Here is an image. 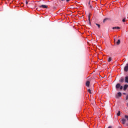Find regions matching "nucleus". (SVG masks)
I'll use <instances>...</instances> for the list:
<instances>
[{
  "label": "nucleus",
  "mask_w": 128,
  "mask_h": 128,
  "mask_svg": "<svg viewBox=\"0 0 128 128\" xmlns=\"http://www.w3.org/2000/svg\"><path fill=\"white\" fill-rule=\"evenodd\" d=\"M126 120L128 121V116L125 115L124 118H122L121 120V122L122 124H126V126H128V123H126Z\"/></svg>",
  "instance_id": "obj_1"
},
{
  "label": "nucleus",
  "mask_w": 128,
  "mask_h": 128,
  "mask_svg": "<svg viewBox=\"0 0 128 128\" xmlns=\"http://www.w3.org/2000/svg\"><path fill=\"white\" fill-rule=\"evenodd\" d=\"M124 72H128V64H126V66H124Z\"/></svg>",
  "instance_id": "obj_2"
},
{
  "label": "nucleus",
  "mask_w": 128,
  "mask_h": 128,
  "mask_svg": "<svg viewBox=\"0 0 128 128\" xmlns=\"http://www.w3.org/2000/svg\"><path fill=\"white\" fill-rule=\"evenodd\" d=\"M40 8H48V6L46 5H41L39 6Z\"/></svg>",
  "instance_id": "obj_3"
},
{
  "label": "nucleus",
  "mask_w": 128,
  "mask_h": 128,
  "mask_svg": "<svg viewBox=\"0 0 128 128\" xmlns=\"http://www.w3.org/2000/svg\"><path fill=\"white\" fill-rule=\"evenodd\" d=\"M128 84H125L124 85V87H123V90L124 92H126V90H128Z\"/></svg>",
  "instance_id": "obj_4"
},
{
  "label": "nucleus",
  "mask_w": 128,
  "mask_h": 128,
  "mask_svg": "<svg viewBox=\"0 0 128 128\" xmlns=\"http://www.w3.org/2000/svg\"><path fill=\"white\" fill-rule=\"evenodd\" d=\"M120 84H118V83L117 84H116V89L120 88Z\"/></svg>",
  "instance_id": "obj_5"
},
{
  "label": "nucleus",
  "mask_w": 128,
  "mask_h": 128,
  "mask_svg": "<svg viewBox=\"0 0 128 128\" xmlns=\"http://www.w3.org/2000/svg\"><path fill=\"white\" fill-rule=\"evenodd\" d=\"M90 80H88L86 82V86H88V88L90 87Z\"/></svg>",
  "instance_id": "obj_6"
},
{
  "label": "nucleus",
  "mask_w": 128,
  "mask_h": 128,
  "mask_svg": "<svg viewBox=\"0 0 128 128\" xmlns=\"http://www.w3.org/2000/svg\"><path fill=\"white\" fill-rule=\"evenodd\" d=\"M118 96H122V92H118V94L116 96V98H118Z\"/></svg>",
  "instance_id": "obj_7"
},
{
  "label": "nucleus",
  "mask_w": 128,
  "mask_h": 128,
  "mask_svg": "<svg viewBox=\"0 0 128 128\" xmlns=\"http://www.w3.org/2000/svg\"><path fill=\"white\" fill-rule=\"evenodd\" d=\"M120 28L118 26H115L112 28V30H120Z\"/></svg>",
  "instance_id": "obj_8"
},
{
  "label": "nucleus",
  "mask_w": 128,
  "mask_h": 128,
  "mask_svg": "<svg viewBox=\"0 0 128 128\" xmlns=\"http://www.w3.org/2000/svg\"><path fill=\"white\" fill-rule=\"evenodd\" d=\"M125 82H127V84H128V76H126L125 78Z\"/></svg>",
  "instance_id": "obj_9"
},
{
  "label": "nucleus",
  "mask_w": 128,
  "mask_h": 128,
  "mask_svg": "<svg viewBox=\"0 0 128 128\" xmlns=\"http://www.w3.org/2000/svg\"><path fill=\"white\" fill-rule=\"evenodd\" d=\"M110 20V18H106L103 20V22H106V20Z\"/></svg>",
  "instance_id": "obj_10"
},
{
  "label": "nucleus",
  "mask_w": 128,
  "mask_h": 128,
  "mask_svg": "<svg viewBox=\"0 0 128 128\" xmlns=\"http://www.w3.org/2000/svg\"><path fill=\"white\" fill-rule=\"evenodd\" d=\"M120 82L122 83L124 82V78H121L120 79Z\"/></svg>",
  "instance_id": "obj_11"
},
{
  "label": "nucleus",
  "mask_w": 128,
  "mask_h": 128,
  "mask_svg": "<svg viewBox=\"0 0 128 128\" xmlns=\"http://www.w3.org/2000/svg\"><path fill=\"white\" fill-rule=\"evenodd\" d=\"M120 44V40H118V42H116V44L118 45Z\"/></svg>",
  "instance_id": "obj_12"
},
{
  "label": "nucleus",
  "mask_w": 128,
  "mask_h": 128,
  "mask_svg": "<svg viewBox=\"0 0 128 128\" xmlns=\"http://www.w3.org/2000/svg\"><path fill=\"white\" fill-rule=\"evenodd\" d=\"M112 57H110V58H108V62H112Z\"/></svg>",
  "instance_id": "obj_13"
},
{
  "label": "nucleus",
  "mask_w": 128,
  "mask_h": 128,
  "mask_svg": "<svg viewBox=\"0 0 128 128\" xmlns=\"http://www.w3.org/2000/svg\"><path fill=\"white\" fill-rule=\"evenodd\" d=\"M126 18H123V20H122V22H126Z\"/></svg>",
  "instance_id": "obj_14"
},
{
  "label": "nucleus",
  "mask_w": 128,
  "mask_h": 128,
  "mask_svg": "<svg viewBox=\"0 0 128 128\" xmlns=\"http://www.w3.org/2000/svg\"><path fill=\"white\" fill-rule=\"evenodd\" d=\"M117 116H120V111L118 112V113L117 114Z\"/></svg>",
  "instance_id": "obj_15"
},
{
  "label": "nucleus",
  "mask_w": 128,
  "mask_h": 128,
  "mask_svg": "<svg viewBox=\"0 0 128 128\" xmlns=\"http://www.w3.org/2000/svg\"><path fill=\"white\" fill-rule=\"evenodd\" d=\"M96 26H97L98 28H100V25L99 24H96Z\"/></svg>",
  "instance_id": "obj_16"
},
{
  "label": "nucleus",
  "mask_w": 128,
  "mask_h": 128,
  "mask_svg": "<svg viewBox=\"0 0 128 128\" xmlns=\"http://www.w3.org/2000/svg\"><path fill=\"white\" fill-rule=\"evenodd\" d=\"M120 90H122V88H124V87L120 85Z\"/></svg>",
  "instance_id": "obj_17"
},
{
  "label": "nucleus",
  "mask_w": 128,
  "mask_h": 128,
  "mask_svg": "<svg viewBox=\"0 0 128 128\" xmlns=\"http://www.w3.org/2000/svg\"><path fill=\"white\" fill-rule=\"evenodd\" d=\"M88 92L90 94H92V91L90 90V89H88Z\"/></svg>",
  "instance_id": "obj_18"
},
{
  "label": "nucleus",
  "mask_w": 128,
  "mask_h": 128,
  "mask_svg": "<svg viewBox=\"0 0 128 128\" xmlns=\"http://www.w3.org/2000/svg\"><path fill=\"white\" fill-rule=\"evenodd\" d=\"M128 100V94L126 96V100Z\"/></svg>",
  "instance_id": "obj_19"
},
{
  "label": "nucleus",
  "mask_w": 128,
  "mask_h": 128,
  "mask_svg": "<svg viewBox=\"0 0 128 128\" xmlns=\"http://www.w3.org/2000/svg\"><path fill=\"white\" fill-rule=\"evenodd\" d=\"M28 4V2L26 0V4Z\"/></svg>",
  "instance_id": "obj_20"
},
{
  "label": "nucleus",
  "mask_w": 128,
  "mask_h": 128,
  "mask_svg": "<svg viewBox=\"0 0 128 128\" xmlns=\"http://www.w3.org/2000/svg\"><path fill=\"white\" fill-rule=\"evenodd\" d=\"M90 8H92V5H90Z\"/></svg>",
  "instance_id": "obj_21"
},
{
  "label": "nucleus",
  "mask_w": 128,
  "mask_h": 128,
  "mask_svg": "<svg viewBox=\"0 0 128 128\" xmlns=\"http://www.w3.org/2000/svg\"><path fill=\"white\" fill-rule=\"evenodd\" d=\"M108 128H112V126H109Z\"/></svg>",
  "instance_id": "obj_22"
},
{
  "label": "nucleus",
  "mask_w": 128,
  "mask_h": 128,
  "mask_svg": "<svg viewBox=\"0 0 128 128\" xmlns=\"http://www.w3.org/2000/svg\"><path fill=\"white\" fill-rule=\"evenodd\" d=\"M123 94H124V96L126 95V93H123Z\"/></svg>",
  "instance_id": "obj_23"
},
{
  "label": "nucleus",
  "mask_w": 128,
  "mask_h": 128,
  "mask_svg": "<svg viewBox=\"0 0 128 128\" xmlns=\"http://www.w3.org/2000/svg\"><path fill=\"white\" fill-rule=\"evenodd\" d=\"M88 20H90V16H88Z\"/></svg>",
  "instance_id": "obj_24"
},
{
  "label": "nucleus",
  "mask_w": 128,
  "mask_h": 128,
  "mask_svg": "<svg viewBox=\"0 0 128 128\" xmlns=\"http://www.w3.org/2000/svg\"><path fill=\"white\" fill-rule=\"evenodd\" d=\"M88 4H90V1H89Z\"/></svg>",
  "instance_id": "obj_25"
},
{
  "label": "nucleus",
  "mask_w": 128,
  "mask_h": 128,
  "mask_svg": "<svg viewBox=\"0 0 128 128\" xmlns=\"http://www.w3.org/2000/svg\"><path fill=\"white\" fill-rule=\"evenodd\" d=\"M70 0H66V2H68Z\"/></svg>",
  "instance_id": "obj_26"
},
{
  "label": "nucleus",
  "mask_w": 128,
  "mask_h": 128,
  "mask_svg": "<svg viewBox=\"0 0 128 128\" xmlns=\"http://www.w3.org/2000/svg\"><path fill=\"white\" fill-rule=\"evenodd\" d=\"M61 0L64 1V0Z\"/></svg>",
  "instance_id": "obj_27"
},
{
  "label": "nucleus",
  "mask_w": 128,
  "mask_h": 128,
  "mask_svg": "<svg viewBox=\"0 0 128 128\" xmlns=\"http://www.w3.org/2000/svg\"><path fill=\"white\" fill-rule=\"evenodd\" d=\"M114 42H116V39H114Z\"/></svg>",
  "instance_id": "obj_28"
},
{
  "label": "nucleus",
  "mask_w": 128,
  "mask_h": 128,
  "mask_svg": "<svg viewBox=\"0 0 128 128\" xmlns=\"http://www.w3.org/2000/svg\"><path fill=\"white\" fill-rule=\"evenodd\" d=\"M127 19L128 20V18H127Z\"/></svg>",
  "instance_id": "obj_29"
}]
</instances>
